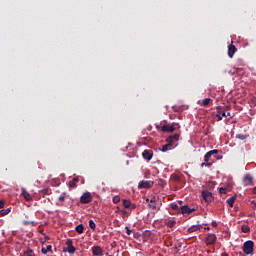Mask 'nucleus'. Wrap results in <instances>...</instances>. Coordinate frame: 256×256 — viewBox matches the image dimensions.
Returning <instances> with one entry per match:
<instances>
[{"label": "nucleus", "instance_id": "f257e3e1", "mask_svg": "<svg viewBox=\"0 0 256 256\" xmlns=\"http://www.w3.org/2000/svg\"><path fill=\"white\" fill-rule=\"evenodd\" d=\"M243 251L245 255H251L255 251V242L248 240L243 244Z\"/></svg>", "mask_w": 256, "mask_h": 256}, {"label": "nucleus", "instance_id": "f03ea898", "mask_svg": "<svg viewBox=\"0 0 256 256\" xmlns=\"http://www.w3.org/2000/svg\"><path fill=\"white\" fill-rule=\"evenodd\" d=\"M181 126L179 123H172L171 125H164L161 127V131L163 133H173V131H177V129H180Z\"/></svg>", "mask_w": 256, "mask_h": 256}, {"label": "nucleus", "instance_id": "7ed1b4c3", "mask_svg": "<svg viewBox=\"0 0 256 256\" xmlns=\"http://www.w3.org/2000/svg\"><path fill=\"white\" fill-rule=\"evenodd\" d=\"M195 211V208H189L188 205H184V206H181L179 209H178V213H181L182 215H184V217H187V215H191V213H193Z\"/></svg>", "mask_w": 256, "mask_h": 256}, {"label": "nucleus", "instance_id": "20e7f679", "mask_svg": "<svg viewBox=\"0 0 256 256\" xmlns=\"http://www.w3.org/2000/svg\"><path fill=\"white\" fill-rule=\"evenodd\" d=\"M206 245H215L217 243V235L209 233L205 239Z\"/></svg>", "mask_w": 256, "mask_h": 256}, {"label": "nucleus", "instance_id": "39448f33", "mask_svg": "<svg viewBox=\"0 0 256 256\" xmlns=\"http://www.w3.org/2000/svg\"><path fill=\"white\" fill-rule=\"evenodd\" d=\"M202 197L206 203H211L213 201V193L207 190L202 191Z\"/></svg>", "mask_w": 256, "mask_h": 256}, {"label": "nucleus", "instance_id": "423d86ee", "mask_svg": "<svg viewBox=\"0 0 256 256\" xmlns=\"http://www.w3.org/2000/svg\"><path fill=\"white\" fill-rule=\"evenodd\" d=\"M151 187H153V182L151 181L142 180L138 184V189H151Z\"/></svg>", "mask_w": 256, "mask_h": 256}, {"label": "nucleus", "instance_id": "0eeeda50", "mask_svg": "<svg viewBox=\"0 0 256 256\" xmlns=\"http://www.w3.org/2000/svg\"><path fill=\"white\" fill-rule=\"evenodd\" d=\"M66 245H67V249H64V251H68V253H70L71 255H73V253H75L76 248L75 246H73V240L72 239H68L66 241Z\"/></svg>", "mask_w": 256, "mask_h": 256}, {"label": "nucleus", "instance_id": "6e6552de", "mask_svg": "<svg viewBox=\"0 0 256 256\" xmlns=\"http://www.w3.org/2000/svg\"><path fill=\"white\" fill-rule=\"evenodd\" d=\"M80 203L87 205V203H91V193L86 192L80 197Z\"/></svg>", "mask_w": 256, "mask_h": 256}, {"label": "nucleus", "instance_id": "1a4fd4ad", "mask_svg": "<svg viewBox=\"0 0 256 256\" xmlns=\"http://www.w3.org/2000/svg\"><path fill=\"white\" fill-rule=\"evenodd\" d=\"M142 157L146 161H151L153 159V151L152 150H144L142 152Z\"/></svg>", "mask_w": 256, "mask_h": 256}, {"label": "nucleus", "instance_id": "9d476101", "mask_svg": "<svg viewBox=\"0 0 256 256\" xmlns=\"http://www.w3.org/2000/svg\"><path fill=\"white\" fill-rule=\"evenodd\" d=\"M217 153H219V150H211L207 152L204 156L205 163H209V160L211 159V157H213V155H217Z\"/></svg>", "mask_w": 256, "mask_h": 256}, {"label": "nucleus", "instance_id": "9b49d317", "mask_svg": "<svg viewBox=\"0 0 256 256\" xmlns=\"http://www.w3.org/2000/svg\"><path fill=\"white\" fill-rule=\"evenodd\" d=\"M235 53H237V47H235V45L231 44L228 46V57H230V59H233V56L235 55Z\"/></svg>", "mask_w": 256, "mask_h": 256}, {"label": "nucleus", "instance_id": "f8f14e48", "mask_svg": "<svg viewBox=\"0 0 256 256\" xmlns=\"http://www.w3.org/2000/svg\"><path fill=\"white\" fill-rule=\"evenodd\" d=\"M92 253L95 256H103V249L101 248V246H94L92 248Z\"/></svg>", "mask_w": 256, "mask_h": 256}, {"label": "nucleus", "instance_id": "ddd939ff", "mask_svg": "<svg viewBox=\"0 0 256 256\" xmlns=\"http://www.w3.org/2000/svg\"><path fill=\"white\" fill-rule=\"evenodd\" d=\"M177 141H179V134L171 135L166 139V143H171L172 145Z\"/></svg>", "mask_w": 256, "mask_h": 256}, {"label": "nucleus", "instance_id": "4468645a", "mask_svg": "<svg viewBox=\"0 0 256 256\" xmlns=\"http://www.w3.org/2000/svg\"><path fill=\"white\" fill-rule=\"evenodd\" d=\"M243 183H244L245 187H247L248 185H252L253 177L249 174H246L244 179H243Z\"/></svg>", "mask_w": 256, "mask_h": 256}, {"label": "nucleus", "instance_id": "2eb2a0df", "mask_svg": "<svg viewBox=\"0 0 256 256\" xmlns=\"http://www.w3.org/2000/svg\"><path fill=\"white\" fill-rule=\"evenodd\" d=\"M79 176L74 177L72 180L69 181V187L70 189H75L77 187V184L79 183Z\"/></svg>", "mask_w": 256, "mask_h": 256}, {"label": "nucleus", "instance_id": "dca6fc26", "mask_svg": "<svg viewBox=\"0 0 256 256\" xmlns=\"http://www.w3.org/2000/svg\"><path fill=\"white\" fill-rule=\"evenodd\" d=\"M22 195L26 201L33 200V197L31 196V194H29V192H27V190H25L24 188H22Z\"/></svg>", "mask_w": 256, "mask_h": 256}, {"label": "nucleus", "instance_id": "f3484780", "mask_svg": "<svg viewBox=\"0 0 256 256\" xmlns=\"http://www.w3.org/2000/svg\"><path fill=\"white\" fill-rule=\"evenodd\" d=\"M201 229V225H193L187 229V233H195V231H199Z\"/></svg>", "mask_w": 256, "mask_h": 256}, {"label": "nucleus", "instance_id": "a211bd4d", "mask_svg": "<svg viewBox=\"0 0 256 256\" xmlns=\"http://www.w3.org/2000/svg\"><path fill=\"white\" fill-rule=\"evenodd\" d=\"M216 117H217L218 121H221L223 119V117H231V113L230 112H228V113L223 112L222 114L218 113V114H216Z\"/></svg>", "mask_w": 256, "mask_h": 256}, {"label": "nucleus", "instance_id": "6ab92c4d", "mask_svg": "<svg viewBox=\"0 0 256 256\" xmlns=\"http://www.w3.org/2000/svg\"><path fill=\"white\" fill-rule=\"evenodd\" d=\"M237 200V196H232L227 200V203L229 205V207H233V205L235 204V201Z\"/></svg>", "mask_w": 256, "mask_h": 256}, {"label": "nucleus", "instance_id": "aec40b11", "mask_svg": "<svg viewBox=\"0 0 256 256\" xmlns=\"http://www.w3.org/2000/svg\"><path fill=\"white\" fill-rule=\"evenodd\" d=\"M177 224V222L173 219L171 220H165V225H167V227H175V225Z\"/></svg>", "mask_w": 256, "mask_h": 256}, {"label": "nucleus", "instance_id": "412c9836", "mask_svg": "<svg viewBox=\"0 0 256 256\" xmlns=\"http://www.w3.org/2000/svg\"><path fill=\"white\" fill-rule=\"evenodd\" d=\"M24 256H37L35 255V251L31 248H27L26 251L24 252Z\"/></svg>", "mask_w": 256, "mask_h": 256}, {"label": "nucleus", "instance_id": "4be33fe9", "mask_svg": "<svg viewBox=\"0 0 256 256\" xmlns=\"http://www.w3.org/2000/svg\"><path fill=\"white\" fill-rule=\"evenodd\" d=\"M172 146H173L172 143L167 142V144H165V145L162 146L161 151H162L163 153H166V151H169V147H172Z\"/></svg>", "mask_w": 256, "mask_h": 256}, {"label": "nucleus", "instance_id": "5701e85b", "mask_svg": "<svg viewBox=\"0 0 256 256\" xmlns=\"http://www.w3.org/2000/svg\"><path fill=\"white\" fill-rule=\"evenodd\" d=\"M9 213H11V208L0 210L1 217H5V215H9Z\"/></svg>", "mask_w": 256, "mask_h": 256}, {"label": "nucleus", "instance_id": "b1692460", "mask_svg": "<svg viewBox=\"0 0 256 256\" xmlns=\"http://www.w3.org/2000/svg\"><path fill=\"white\" fill-rule=\"evenodd\" d=\"M75 231H77L81 235V233L85 231V227L83 226V224H79L76 226Z\"/></svg>", "mask_w": 256, "mask_h": 256}, {"label": "nucleus", "instance_id": "393cba45", "mask_svg": "<svg viewBox=\"0 0 256 256\" xmlns=\"http://www.w3.org/2000/svg\"><path fill=\"white\" fill-rule=\"evenodd\" d=\"M51 249H53V247L51 245H48L46 248L41 249V253L43 255H47V253H49V251H51Z\"/></svg>", "mask_w": 256, "mask_h": 256}, {"label": "nucleus", "instance_id": "a878e982", "mask_svg": "<svg viewBox=\"0 0 256 256\" xmlns=\"http://www.w3.org/2000/svg\"><path fill=\"white\" fill-rule=\"evenodd\" d=\"M123 207H124L125 209H130V207H131V202H130V200L124 199V200H123Z\"/></svg>", "mask_w": 256, "mask_h": 256}, {"label": "nucleus", "instance_id": "bb28decb", "mask_svg": "<svg viewBox=\"0 0 256 256\" xmlns=\"http://www.w3.org/2000/svg\"><path fill=\"white\" fill-rule=\"evenodd\" d=\"M241 231L242 233H249L251 231V228L249 227V225H242Z\"/></svg>", "mask_w": 256, "mask_h": 256}, {"label": "nucleus", "instance_id": "cd10ccee", "mask_svg": "<svg viewBox=\"0 0 256 256\" xmlns=\"http://www.w3.org/2000/svg\"><path fill=\"white\" fill-rule=\"evenodd\" d=\"M230 188H225V187H220L219 188V194L220 195H225L229 191Z\"/></svg>", "mask_w": 256, "mask_h": 256}, {"label": "nucleus", "instance_id": "c85d7f7f", "mask_svg": "<svg viewBox=\"0 0 256 256\" xmlns=\"http://www.w3.org/2000/svg\"><path fill=\"white\" fill-rule=\"evenodd\" d=\"M120 213H122L123 219H125V217H129V215H131V212H129L127 210H120Z\"/></svg>", "mask_w": 256, "mask_h": 256}, {"label": "nucleus", "instance_id": "c756f323", "mask_svg": "<svg viewBox=\"0 0 256 256\" xmlns=\"http://www.w3.org/2000/svg\"><path fill=\"white\" fill-rule=\"evenodd\" d=\"M210 103H211V98H205V99L202 101L203 107H207V105H209Z\"/></svg>", "mask_w": 256, "mask_h": 256}, {"label": "nucleus", "instance_id": "7c9ffc66", "mask_svg": "<svg viewBox=\"0 0 256 256\" xmlns=\"http://www.w3.org/2000/svg\"><path fill=\"white\" fill-rule=\"evenodd\" d=\"M89 227L90 229H92L93 231H95L97 225L95 224V221L93 220H89Z\"/></svg>", "mask_w": 256, "mask_h": 256}, {"label": "nucleus", "instance_id": "2f4dec72", "mask_svg": "<svg viewBox=\"0 0 256 256\" xmlns=\"http://www.w3.org/2000/svg\"><path fill=\"white\" fill-rule=\"evenodd\" d=\"M236 139H240V141H245V139H247V135L238 134V135L236 136Z\"/></svg>", "mask_w": 256, "mask_h": 256}, {"label": "nucleus", "instance_id": "473e14b6", "mask_svg": "<svg viewBox=\"0 0 256 256\" xmlns=\"http://www.w3.org/2000/svg\"><path fill=\"white\" fill-rule=\"evenodd\" d=\"M65 197H67L66 193H63L61 196L58 197V201H60L61 203H63L65 201Z\"/></svg>", "mask_w": 256, "mask_h": 256}, {"label": "nucleus", "instance_id": "72a5a7b5", "mask_svg": "<svg viewBox=\"0 0 256 256\" xmlns=\"http://www.w3.org/2000/svg\"><path fill=\"white\" fill-rule=\"evenodd\" d=\"M121 201V197H119L118 195L113 197V203H115V205H117V203H119Z\"/></svg>", "mask_w": 256, "mask_h": 256}, {"label": "nucleus", "instance_id": "f704fd0d", "mask_svg": "<svg viewBox=\"0 0 256 256\" xmlns=\"http://www.w3.org/2000/svg\"><path fill=\"white\" fill-rule=\"evenodd\" d=\"M42 193L44 195H49L51 193V190L49 188H45V189L42 190Z\"/></svg>", "mask_w": 256, "mask_h": 256}, {"label": "nucleus", "instance_id": "c9c22d12", "mask_svg": "<svg viewBox=\"0 0 256 256\" xmlns=\"http://www.w3.org/2000/svg\"><path fill=\"white\" fill-rule=\"evenodd\" d=\"M211 165V163L204 161V163L201 164V167H211Z\"/></svg>", "mask_w": 256, "mask_h": 256}, {"label": "nucleus", "instance_id": "e433bc0d", "mask_svg": "<svg viewBox=\"0 0 256 256\" xmlns=\"http://www.w3.org/2000/svg\"><path fill=\"white\" fill-rule=\"evenodd\" d=\"M125 230H126L127 235H131V233H133V230L129 229V226H126Z\"/></svg>", "mask_w": 256, "mask_h": 256}, {"label": "nucleus", "instance_id": "4c0bfd02", "mask_svg": "<svg viewBox=\"0 0 256 256\" xmlns=\"http://www.w3.org/2000/svg\"><path fill=\"white\" fill-rule=\"evenodd\" d=\"M171 207H172V209H176V211L179 212V208H180V207H179L177 204L173 203V204L171 205Z\"/></svg>", "mask_w": 256, "mask_h": 256}, {"label": "nucleus", "instance_id": "58836bf2", "mask_svg": "<svg viewBox=\"0 0 256 256\" xmlns=\"http://www.w3.org/2000/svg\"><path fill=\"white\" fill-rule=\"evenodd\" d=\"M130 212L133 210V209H137V205L133 204V203H130Z\"/></svg>", "mask_w": 256, "mask_h": 256}, {"label": "nucleus", "instance_id": "ea45409f", "mask_svg": "<svg viewBox=\"0 0 256 256\" xmlns=\"http://www.w3.org/2000/svg\"><path fill=\"white\" fill-rule=\"evenodd\" d=\"M5 207V202L3 200H0V209H3Z\"/></svg>", "mask_w": 256, "mask_h": 256}, {"label": "nucleus", "instance_id": "a19ab883", "mask_svg": "<svg viewBox=\"0 0 256 256\" xmlns=\"http://www.w3.org/2000/svg\"><path fill=\"white\" fill-rule=\"evenodd\" d=\"M224 189H229V191H231V189H233V186H231V184H227V186L224 187Z\"/></svg>", "mask_w": 256, "mask_h": 256}, {"label": "nucleus", "instance_id": "79ce46f5", "mask_svg": "<svg viewBox=\"0 0 256 256\" xmlns=\"http://www.w3.org/2000/svg\"><path fill=\"white\" fill-rule=\"evenodd\" d=\"M148 207H149L150 209H157V206L154 205V204H149Z\"/></svg>", "mask_w": 256, "mask_h": 256}, {"label": "nucleus", "instance_id": "37998d69", "mask_svg": "<svg viewBox=\"0 0 256 256\" xmlns=\"http://www.w3.org/2000/svg\"><path fill=\"white\" fill-rule=\"evenodd\" d=\"M212 227H217V222L216 221L212 222Z\"/></svg>", "mask_w": 256, "mask_h": 256}, {"label": "nucleus", "instance_id": "c03bdc74", "mask_svg": "<svg viewBox=\"0 0 256 256\" xmlns=\"http://www.w3.org/2000/svg\"><path fill=\"white\" fill-rule=\"evenodd\" d=\"M206 231H211V228L210 227H205L204 228Z\"/></svg>", "mask_w": 256, "mask_h": 256}, {"label": "nucleus", "instance_id": "a18cd8bd", "mask_svg": "<svg viewBox=\"0 0 256 256\" xmlns=\"http://www.w3.org/2000/svg\"><path fill=\"white\" fill-rule=\"evenodd\" d=\"M221 256H229V254H227V253H222V255Z\"/></svg>", "mask_w": 256, "mask_h": 256}, {"label": "nucleus", "instance_id": "49530a36", "mask_svg": "<svg viewBox=\"0 0 256 256\" xmlns=\"http://www.w3.org/2000/svg\"><path fill=\"white\" fill-rule=\"evenodd\" d=\"M156 129H161V126H159V125H156Z\"/></svg>", "mask_w": 256, "mask_h": 256}, {"label": "nucleus", "instance_id": "de8ad7c7", "mask_svg": "<svg viewBox=\"0 0 256 256\" xmlns=\"http://www.w3.org/2000/svg\"><path fill=\"white\" fill-rule=\"evenodd\" d=\"M119 211L121 212V210L119 209V207H117V211H116V213H119Z\"/></svg>", "mask_w": 256, "mask_h": 256}, {"label": "nucleus", "instance_id": "09e8293b", "mask_svg": "<svg viewBox=\"0 0 256 256\" xmlns=\"http://www.w3.org/2000/svg\"><path fill=\"white\" fill-rule=\"evenodd\" d=\"M150 203H155V200H150Z\"/></svg>", "mask_w": 256, "mask_h": 256}, {"label": "nucleus", "instance_id": "8fccbe9b", "mask_svg": "<svg viewBox=\"0 0 256 256\" xmlns=\"http://www.w3.org/2000/svg\"><path fill=\"white\" fill-rule=\"evenodd\" d=\"M252 203L254 204V207H256V202H255V201H253Z\"/></svg>", "mask_w": 256, "mask_h": 256}, {"label": "nucleus", "instance_id": "3c124183", "mask_svg": "<svg viewBox=\"0 0 256 256\" xmlns=\"http://www.w3.org/2000/svg\"><path fill=\"white\" fill-rule=\"evenodd\" d=\"M147 203H149V198L146 199Z\"/></svg>", "mask_w": 256, "mask_h": 256}, {"label": "nucleus", "instance_id": "603ef678", "mask_svg": "<svg viewBox=\"0 0 256 256\" xmlns=\"http://www.w3.org/2000/svg\"><path fill=\"white\" fill-rule=\"evenodd\" d=\"M45 239H49V236H45Z\"/></svg>", "mask_w": 256, "mask_h": 256}, {"label": "nucleus", "instance_id": "864d4df0", "mask_svg": "<svg viewBox=\"0 0 256 256\" xmlns=\"http://www.w3.org/2000/svg\"><path fill=\"white\" fill-rule=\"evenodd\" d=\"M25 225H29V222H26Z\"/></svg>", "mask_w": 256, "mask_h": 256}, {"label": "nucleus", "instance_id": "5fc2aeb1", "mask_svg": "<svg viewBox=\"0 0 256 256\" xmlns=\"http://www.w3.org/2000/svg\"><path fill=\"white\" fill-rule=\"evenodd\" d=\"M178 247L181 248V244H178Z\"/></svg>", "mask_w": 256, "mask_h": 256}, {"label": "nucleus", "instance_id": "6e6d98bb", "mask_svg": "<svg viewBox=\"0 0 256 256\" xmlns=\"http://www.w3.org/2000/svg\"><path fill=\"white\" fill-rule=\"evenodd\" d=\"M176 253H179V249L176 250Z\"/></svg>", "mask_w": 256, "mask_h": 256}]
</instances>
